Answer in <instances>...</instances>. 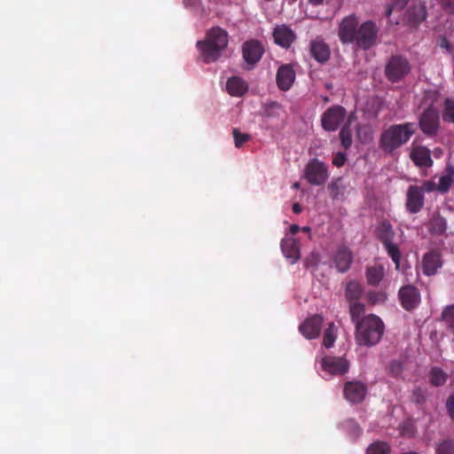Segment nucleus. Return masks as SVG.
I'll use <instances>...</instances> for the list:
<instances>
[{"mask_svg": "<svg viewBox=\"0 0 454 454\" xmlns=\"http://www.w3.org/2000/svg\"><path fill=\"white\" fill-rule=\"evenodd\" d=\"M300 228L298 225L296 224H293L291 225L290 227V231L293 233V234H296L298 231H299Z\"/></svg>", "mask_w": 454, "mask_h": 454, "instance_id": "obj_50", "label": "nucleus"}, {"mask_svg": "<svg viewBox=\"0 0 454 454\" xmlns=\"http://www.w3.org/2000/svg\"><path fill=\"white\" fill-rule=\"evenodd\" d=\"M309 51L311 57L321 64L327 62L331 56V51L328 44L319 37H317L310 42Z\"/></svg>", "mask_w": 454, "mask_h": 454, "instance_id": "obj_18", "label": "nucleus"}, {"mask_svg": "<svg viewBox=\"0 0 454 454\" xmlns=\"http://www.w3.org/2000/svg\"><path fill=\"white\" fill-rule=\"evenodd\" d=\"M295 77L296 74L291 64L281 65L276 74L278 88L282 91L289 90L295 81Z\"/></svg>", "mask_w": 454, "mask_h": 454, "instance_id": "obj_12", "label": "nucleus"}, {"mask_svg": "<svg viewBox=\"0 0 454 454\" xmlns=\"http://www.w3.org/2000/svg\"><path fill=\"white\" fill-rule=\"evenodd\" d=\"M441 46H442V47H444V48H447V49L449 48V43L447 42V40H446V39H443V40H442V43H441Z\"/></svg>", "mask_w": 454, "mask_h": 454, "instance_id": "obj_53", "label": "nucleus"}, {"mask_svg": "<svg viewBox=\"0 0 454 454\" xmlns=\"http://www.w3.org/2000/svg\"><path fill=\"white\" fill-rule=\"evenodd\" d=\"M226 89L230 95L242 97L248 90L247 82L239 76H232L228 79Z\"/></svg>", "mask_w": 454, "mask_h": 454, "instance_id": "obj_23", "label": "nucleus"}, {"mask_svg": "<svg viewBox=\"0 0 454 454\" xmlns=\"http://www.w3.org/2000/svg\"><path fill=\"white\" fill-rule=\"evenodd\" d=\"M436 454H454V441L445 439L440 442L436 446Z\"/></svg>", "mask_w": 454, "mask_h": 454, "instance_id": "obj_33", "label": "nucleus"}, {"mask_svg": "<svg viewBox=\"0 0 454 454\" xmlns=\"http://www.w3.org/2000/svg\"><path fill=\"white\" fill-rule=\"evenodd\" d=\"M422 272L426 276H434L442 266L441 254L438 251L432 250L423 255Z\"/></svg>", "mask_w": 454, "mask_h": 454, "instance_id": "obj_16", "label": "nucleus"}, {"mask_svg": "<svg viewBox=\"0 0 454 454\" xmlns=\"http://www.w3.org/2000/svg\"><path fill=\"white\" fill-rule=\"evenodd\" d=\"M402 363L403 364L404 369L403 379L411 377L417 371V364L409 357L402 358Z\"/></svg>", "mask_w": 454, "mask_h": 454, "instance_id": "obj_34", "label": "nucleus"}, {"mask_svg": "<svg viewBox=\"0 0 454 454\" xmlns=\"http://www.w3.org/2000/svg\"><path fill=\"white\" fill-rule=\"evenodd\" d=\"M324 0H309V3L312 5H319L323 4Z\"/></svg>", "mask_w": 454, "mask_h": 454, "instance_id": "obj_51", "label": "nucleus"}, {"mask_svg": "<svg viewBox=\"0 0 454 454\" xmlns=\"http://www.w3.org/2000/svg\"><path fill=\"white\" fill-rule=\"evenodd\" d=\"M384 327L379 317L375 315L364 317L356 326L357 340H380Z\"/></svg>", "mask_w": 454, "mask_h": 454, "instance_id": "obj_4", "label": "nucleus"}, {"mask_svg": "<svg viewBox=\"0 0 454 454\" xmlns=\"http://www.w3.org/2000/svg\"><path fill=\"white\" fill-rule=\"evenodd\" d=\"M297 0H292V2H296Z\"/></svg>", "mask_w": 454, "mask_h": 454, "instance_id": "obj_58", "label": "nucleus"}, {"mask_svg": "<svg viewBox=\"0 0 454 454\" xmlns=\"http://www.w3.org/2000/svg\"><path fill=\"white\" fill-rule=\"evenodd\" d=\"M375 236L381 244L395 240V232L388 220H381L375 227Z\"/></svg>", "mask_w": 454, "mask_h": 454, "instance_id": "obj_21", "label": "nucleus"}, {"mask_svg": "<svg viewBox=\"0 0 454 454\" xmlns=\"http://www.w3.org/2000/svg\"><path fill=\"white\" fill-rule=\"evenodd\" d=\"M232 134L235 146L239 148L250 139V136L248 134L240 133L238 129H234Z\"/></svg>", "mask_w": 454, "mask_h": 454, "instance_id": "obj_37", "label": "nucleus"}, {"mask_svg": "<svg viewBox=\"0 0 454 454\" xmlns=\"http://www.w3.org/2000/svg\"><path fill=\"white\" fill-rule=\"evenodd\" d=\"M347 115L346 109L341 106L329 107L321 116V124L326 131H335L344 121Z\"/></svg>", "mask_w": 454, "mask_h": 454, "instance_id": "obj_7", "label": "nucleus"}, {"mask_svg": "<svg viewBox=\"0 0 454 454\" xmlns=\"http://www.w3.org/2000/svg\"><path fill=\"white\" fill-rule=\"evenodd\" d=\"M354 426H355L356 428H357L359 431H361L359 427H358V425L356 423H354Z\"/></svg>", "mask_w": 454, "mask_h": 454, "instance_id": "obj_56", "label": "nucleus"}, {"mask_svg": "<svg viewBox=\"0 0 454 454\" xmlns=\"http://www.w3.org/2000/svg\"><path fill=\"white\" fill-rule=\"evenodd\" d=\"M411 71L408 59L401 55L392 56L386 64L385 75L391 82H398Z\"/></svg>", "mask_w": 454, "mask_h": 454, "instance_id": "obj_5", "label": "nucleus"}, {"mask_svg": "<svg viewBox=\"0 0 454 454\" xmlns=\"http://www.w3.org/2000/svg\"><path fill=\"white\" fill-rule=\"evenodd\" d=\"M280 246L284 255L291 260V263H294L300 259V246L296 239L293 238L284 239L281 240Z\"/></svg>", "mask_w": 454, "mask_h": 454, "instance_id": "obj_22", "label": "nucleus"}, {"mask_svg": "<svg viewBox=\"0 0 454 454\" xmlns=\"http://www.w3.org/2000/svg\"><path fill=\"white\" fill-rule=\"evenodd\" d=\"M452 177L450 176H442L439 179L438 184H436L437 191L441 193H445L449 192L451 184H452Z\"/></svg>", "mask_w": 454, "mask_h": 454, "instance_id": "obj_36", "label": "nucleus"}, {"mask_svg": "<svg viewBox=\"0 0 454 454\" xmlns=\"http://www.w3.org/2000/svg\"><path fill=\"white\" fill-rule=\"evenodd\" d=\"M264 54L262 43L256 39L246 41L242 45V57L245 62L253 68Z\"/></svg>", "mask_w": 454, "mask_h": 454, "instance_id": "obj_8", "label": "nucleus"}, {"mask_svg": "<svg viewBox=\"0 0 454 454\" xmlns=\"http://www.w3.org/2000/svg\"><path fill=\"white\" fill-rule=\"evenodd\" d=\"M398 296L402 307L408 311L414 309L420 302V293L412 285L402 286L398 292Z\"/></svg>", "mask_w": 454, "mask_h": 454, "instance_id": "obj_10", "label": "nucleus"}, {"mask_svg": "<svg viewBox=\"0 0 454 454\" xmlns=\"http://www.w3.org/2000/svg\"><path fill=\"white\" fill-rule=\"evenodd\" d=\"M410 0H395L393 4L388 5L386 10V16L388 18L394 10H403Z\"/></svg>", "mask_w": 454, "mask_h": 454, "instance_id": "obj_40", "label": "nucleus"}, {"mask_svg": "<svg viewBox=\"0 0 454 454\" xmlns=\"http://www.w3.org/2000/svg\"><path fill=\"white\" fill-rule=\"evenodd\" d=\"M416 130L417 126L414 122L392 124L381 132L379 141L380 147L384 153H392L407 144Z\"/></svg>", "mask_w": 454, "mask_h": 454, "instance_id": "obj_2", "label": "nucleus"}, {"mask_svg": "<svg viewBox=\"0 0 454 454\" xmlns=\"http://www.w3.org/2000/svg\"><path fill=\"white\" fill-rule=\"evenodd\" d=\"M344 396L345 398L352 403H361L367 392L366 386L360 381H348L344 386Z\"/></svg>", "mask_w": 454, "mask_h": 454, "instance_id": "obj_17", "label": "nucleus"}, {"mask_svg": "<svg viewBox=\"0 0 454 454\" xmlns=\"http://www.w3.org/2000/svg\"><path fill=\"white\" fill-rule=\"evenodd\" d=\"M447 374L439 367H433L430 371L429 380L435 387L442 386L447 380Z\"/></svg>", "mask_w": 454, "mask_h": 454, "instance_id": "obj_29", "label": "nucleus"}, {"mask_svg": "<svg viewBox=\"0 0 454 454\" xmlns=\"http://www.w3.org/2000/svg\"><path fill=\"white\" fill-rule=\"evenodd\" d=\"M364 288L357 281L350 280L347 283L345 297L348 302L358 301L362 298Z\"/></svg>", "mask_w": 454, "mask_h": 454, "instance_id": "obj_25", "label": "nucleus"}, {"mask_svg": "<svg viewBox=\"0 0 454 454\" xmlns=\"http://www.w3.org/2000/svg\"><path fill=\"white\" fill-rule=\"evenodd\" d=\"M366 346H372L374 344H376L377 342H374V341H372V342H364Z\"/></svg>", "mask_w": 454, "mask_h": 454, "instance_id": "obj_55", "label": "nucleus"}, {"mask_svg": "<svg viewBox=\"0 0 454 454\" xmlns=\"http://www.w3.org/2000/svg\"><path fill=\"white\" fill-rule=\"evenodd\" d=\"M309 230V228H308V227H305V228H304V231H308Z\"/></svg>", "mask_w": 454, "mask_h": 454, "instance_id": "obj_57", "label": "nucleus"}, {"mask_svg": "<svg viewBox=\"0 0 454 454\" xmlns=\"http://www.w3.org/2000/svg\"><path fill=\"white\" fill-rule=\"evenodd\" d=\"M378 33L375 22L367 20L358 26L357 18L350 15L340 22L338 35L342 43H355L358 49L367 51L376 44Z\"/></svg>", "mask_w": 454, "mask_h": 454, "instance_id": "obj_1", "label": "nucleus"}, {"mask_svg": "<svg viewBox=\"0 0 454 454\" xmlns=\"http://www.w3.org/2000/svg\"><path fill=\"white\" fill-rule=\"evenodd\" d=\"M325 348L329 349L333 347L334 342H323Z\"/></svg>", "mask_w": 454, "mask_h": 454, "instance_id": "obj_52", "label": "nucleus"}, {"mask_svg": "<svg viewBox=\"0 0 454 454\" xmlns=\"http://www.w3.org/2000/svg\"><path fill=\"white\" fill-rule=\"evenodd\" d=\"M352 262L353 254L351 250L344 245L340 246L333 255V262L337 270L340 273L348 271Z\"/></svg>", "mask_w": 454, "mask_h": 454, "instance_id": "obj_19", "label": "nucleus"}, {"mask_svg": "<svg viewBox=\"0 0 454 454\" xmlns=\"http://www.w3.org/2000/svg\"><path fill=\"white\" fill-rule=\"evenodd\" d=\"M419 126L427 136H434L440 126L439 114L434 107L427 108L419 117Z\"/></svg>", "mask_w": 454, "mask_h": 454, "instance_id": "obj_9", "label": "nucleus"}, {"mask_svg": "<svg viewBox=\"0 0 454 454\" xmlns=\"http://www.w3.org/2000/svg\"><path fill=\"white\" fill-rule=\"evenodd\" d=\"M338 328L334 323L328 324L324 332L323 340H335L337 339Z\"/></svg>", "mask_w": 454, "mask_h": 454, "instance_id": "obj_38", "label": "nucleus"}, {"mask_svg": "<svg viewBox=\"0 0 454 454\" xmlns=\"http://www.w3.org/2000/svg\"><path fill=\"white\" fill-rule=\"evenodd\" d=\"M365 307L364 305L358 301H352L349 302V314L352 322L357 325V322H360L363 318L362 316L364 313Z\"/></svg>", "mask_w": 454, "mask_h": 454, "instance_id": "obj_28", "label": "nucleus"}, {"mask_svg": "<svg viewBox=\"0 0 454 454\" xmlns=\"http://www.w3.org/2000/svg\"><path fill=\"white\" fill-rule=\"evenodd\" d=\"M442 319L446 326L454 333V305H449L443 309Z\"/></svg>", "mask_w": 454, "mask_h": 454, "instance_id": "obj_32", "label": "nucleus"}, {"mask_svg": "<svg viewBox=\"0 0 454 454\" xmlns=\"http://www.w3.org/2000/svg\"><path fill=\"white\" fill-rule=\"evenodd\" d=\"M346 161L347 156L344 153L341 152H338L333 159V164L337 168L342 167Z\"/></svg>", "mask_w": 454, "mask_h": 454, "instance_id": "obj_42", "label": "nucleus"}, {"mask_svg": "<svg viewBox=\"0 0 454 454\" xmlns=\"http://www.w3.org/2000/svg\"><path fill=\"white\" fill-rule=\"evenodd\" d=\"M446 408L450 417L454 420V393L447 399Z\"/></svg>", "mask_w": 454, "mask_h": 454, "instance_id": "obj_46", "label": "nucleus"}, {"mask_svg": "<svg viewBox=\"0 0 454 454\" xmlns=\"http://www.w3.org/2000/svg\"><path fill=\"white\" fill-rule=\"evenodd\" d=\"M365 276L370 286H377L385 276L384 267L380 264L367 267Z\"/></svg>", "mask_w": 454, "mask_h": 454, "instance_id": "obj_24", "label": "nucleus"}, {"mask_svg": "<svg viewBox=\"0 0 454 454\" xmlns=\"http://www.w3.org/2000/svg\"><path fill=\"white\" fill-rule=\"evenodd\" d=\"M293 188L294 189H299L300 188V184L298 182L294 183V185H293Z\"/></svg>", "mask_w": 454, "mask_h": 454, "instance_id": "obj_54", "label": "nucleus"}, {"mask_svg": "<svg viewBox=\"0 0 454 454\" xmlns=\"http://www.w3.org/2000/svg\"><path fill=\"white\" fill-rule=\"evenodd\" d=\"M403 364L402 363V358L400 360H394L390 362L388 365V373L395 378H403Z\"/></svg>", "mask_w": 454, "mask_h": 454, "instance_id": "obj_35", "label": "nucleus"}, {"mask_svg": "<svg viewBox=\"0 0 454 454\" xmlns=\"http://www.w3.org/2000/svg\"><path fill=\"white\" fill-rule=\"evenodd\" d=\"M274 43L282 48L288 49L296 40V35L287 25H278L272 33Z\"/></svg>", "mask_w": 454, "mask_h": 454, "instance_id": "obj_14", "label": "nucleus"}, {"mask_svg": "<svg viewBox=\"0 0 454 454\" xmlns=\"http://www.w3.org/2000/svg\"><path fill=\"white\" fill-rule=\"evenodd\" d=\"M447 228L446 220L441 215H434L430 220L429 231L433 234L442 235L445 232Z\"/></svg>", "mask_w": 454, "mask_h": 454, "instance_id": "obj_27", "label": "nucleus"}, {"mask_svg": "<svg viewBox=\"0 0 454 454\" xmlns=\"http://www.w3.org/2000/svg\"><path fill=\"white\" fill-rule=\"evenodd\" d=\"M293 211L294 214H300L301 212V207L299 203H294L293 205Z\"/></svg>", "mask_w": 454, "mask_h": 454, "instance_id": "obj_48", "label": "nucleus"}, {"mask_svg": "<svg viewBox=\"0 0 454 454\" xmlns=\"http://www.w3.org/2000/svg\"><path fill=\"white\" fill-rule=\"evenodd\" d=\"M413 395H416V402L417 403H421L424 401V396L423 395L421 394L420 392V389H417L413 392Z\"/></svg>", "mask_w": 454, "mask_h": 454, "instance_id": "obj_47", "label": "nucleus"}, {"mask_svg": "<svg viewBox=\"0 0 454 454\" xmlns=\"http://www.w3.org/2000/svg\"><path fill=\"white\" fill-rule=\"evenodd\" d=\"M323 321L322 316L314 315L307 318L300 325L299 330L306 339H317L320 334Z\"/></svg>", "mask_w": 454, "mask_h": 454, "instance_id": "obj_15", "label": "nucleus"}, {"mask_svg": "<svg viewBox=\"0 0 454 454\" xmlns=\"http://www.w3.org/2000/svg\"><path fill=\"white\" fill-rule=\"evenodd\" d=\"M425 204V196L422 189L418 185H410L406 192L405 207L411 214L419 213Z\"/></svg>", "mask_w": 454, "mask_h": 454, "instance_id": "obj_11", "label": "nucleus"}, {"mask_svg": "<svg viewBox=\"0 0 454 454\" xmlns=\"http://www.w3.org/2000/svg\"><path fill=\"white\" fill-rule=\"evenodd\" d=\"M323 370L333 375H343L348 372L349 363L344 357L326 356L322 359Z\"/></svg>", "mask_w": 454, "mask_h": 454, "instance_id": "obj_13", "label": "nucleus"}, {"mask_svg": "<svg viewBox=\"0 0 454 454\" xmlns=\"http://www.w3.org/2000/svg\"><path fill=\"white\" fill-rule=\"evenodd\" d=\"M439 3L446 12L454 14V0H439Z\"/></svg>", "mask_w": 454, "mask_h": 454, "instance_id": "obj_45", "label": "nucleus"}, {"mask_svg": "<svg viewBox=\"0 0 454 454\" xmlns=\"http://www.w3.org/2000/svg\"><path fill=\"white\" fill-rule=\"evenodd\" d=\"M383 247L385 248L387 255L392 259L393 262L395 265V269L398 270L401 262V251L399 246L395 243V240L390 241L388 243L383 244Z\"/></svg>", "mask_w": 454, "mask_h": 454, "instance_id": "obj_26", "label": "nucleus"}, {"mask_svg": "<svg viewBox=\"0 0 454 454\" xmlns=\"http://www.w3.org/2000/svg\"><path fill=\"white\" fill-rule=\"evenodd\" d=\"M390 446L385 442H375L366 450V454H389Z\"/></svg>", "mask_w": 454, "mask_h": 454, "instance_id": "obj_30", "label": "nucleus"}, {"mask_svg": "<svg viewBox=\"0 0 454 454\" xmlns=\"http://www.w3.org/2000/svg\"><path fill=\"white\" fill-rule=\"evenodd\" d=\"M229 43V35L220 27H213L207 34L203 41L197 43V47L206 63L216 61L222 55Z\"/></svg>", "mask_w": 454, "mask_h": 454, "instance_id": "obj_3", "label": "nucleus"}, {"mask_svg": "<svg viewBox=\"0 0 454 454\" xmlns=\"http://www.w3.org/2000/svg\"><path fill=\"white\" fill-rule=\"evenodd\" d=\"M340 139L344 149L348 150L352 145V132L349 123L344 125L340 131Z\"/></svg>", "mask_w": 454, "mask_h": 454, "instance_id": "obj_31", "label": "nucleus"}, {"mask_svg": "<svg viewBox=\"0 0 454 454\" xmlns=\"http://www.w3.org/2000/svg\"><path fill=\"white\" fill-rule=\"evenodd\" d=\"M422 189V193L424 192H432L437 191L436 184L432 180H427L423 182L422 185L419 186Z\"/></svg>", "mask_w": 454, "mask_h": 454, "instance_id": "obj_44", "label": "nucleus"}, {"mask_svg": "<svg viewBox=\"0 0 454 454\" xmlns=\"http://www.w3.org/2000/svg\"><path fill=\"white\" fill-rule=\"evenodd\" d=\"M419 12H420V16L418 20H416V21H415L416 23H419L421 20H425V18H426L424 9L420 8Z\"/></svg>", "mask_w": 454, "mask_h": 454, "instance_id": "obj_49", "label": "nucleus"}, {"mask_svg": "<svg viewBox=\"0 0 454 454\" xmlns=\"http://www.w3.org/2000/svg\"><path fill=\"white\" fill-rule=\"evenodd\" d=\"M411 160L418 167L428 168L433 164L430 151L426 146L414 147L410 154Z\"/></svg>", "mask_w": 454, "mask_h": 454, "instance_id": "obj_20", "label": "nucleus"}, {"mask_svg": "<svg viewBox=\"0 0 454 454\" xmlns=\"http://www.w3.org/2000/svg\"><path fill=\"white\" fill-rule=\"evenodd\" d=\"M304 177L312 185H322L329 177L328 168L323 161L312 159L305 167Z\"/></svg>", "mask_w": 454, "mask_h": 454, "instance_id": "obj_6", "label": "nucleus"}, {"mask_svg": "<svg viewBox=\"0 0 454 454\" xmlns=\"http://www.w3.org/2000/svg\"><path fill=\"white\" fill-rule=\"evenodd\" d=\"M400 434L405 437H411L415 434V427L410 421H405L399 427Z\"/></svg>", "mask_w": 454, "mask_h": 454, "instance_id": "obj_39", "label": "nucleus"}, {"mask_svg": "<svg viewBox=\"0 0 454 454\" xmlns=\"http://www.w3.org/2000/svg\"><path fill=\"white\" fill-rule=\"evenodd\" d=\"M387 299V295L383 292H374L369 294V301L375 304L379 302H383Z\"/></svg>", "mask_w": 454, "mask_h": 454, "instance_id": "obj_41", "label": "nucleus"}, {"mask_svg": "<svg viewBox=\"0 0 454 454\" xmlns=\"http://www.w3.org/2000/svg\"><path fill=\"white\" fill-rule=\"evenodd\" d=\"M329 190H330V193H331V196L333 197V199H337L340 195V181H334V182H332L330 184H329Z\"/></svg>", "mask_w": 454, "mask_h": 454, "instance_id": "obj_43", "label": "nucleus"}]
</instances>
